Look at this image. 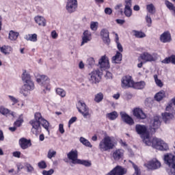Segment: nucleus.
<instances>
[{
  "instance_id": "17",
  "label": "nucleus",
  "mask_w": 175,
  "mask_h": 175,
  "mask_svg": "<svg viewBox=\"0 0 175 175\" xmlns=\"http://www.w3.org/2000/svg\"><path fill=\"white\" fill-rule=\"evenodd\" d=\"M134 82L131 77H125L122 80V88H131L133 87Z\"/></svg>"
},
{
  "instance_id": "7",
  "label": "nucleus",
  "mask_w": 175,
  "mask_h": 175,
  "mask_svg": "<svg viewBox=\"0 0 175 175\" xmlns=\"http://www.w3.org/2000/svg\"><path fill=\"white\" fill-rule=\"evenodd\" d=\"M163 142V140L154 137L151 139V138H148L146 142H144L146 146H151L153 148H155L156 150H158L160 146H161L162 143Z\"/></svg>"
},
{
  "instance_id": "55",
  "label": "nucleus",
  "mask_w": 175,
  "mask_h": 175,
  "mask_svg": "<svg viewBox=\"0 0 175 175\" xmlns=\"http://www.w3.org/2000/svg\"><path fill=\"white\" fill-rule=\"evenodd\" d=\"M8 98H9L10 100H11V102H12L13 105H16V103H18V100L17 98H16L14 96H8Z\"/></svg>"
},
{
  "instance_id": "1",
  "label": "nucleus",
  "mask_w": 175,
  "mask_h": 175,
  "mask_svg": "<svg viewBox=\"0 0 175 175\" xmlns=\"http://www.w3.org/2000/svg\"><path fill=\"white\" fill-rule=\"evenodd\" d=\"M22 80L24 85L22 87L21 92L24 95V96H27V92H29V91H33V90H35V85L33 84V81H32V79H31V75L27 72L26 70L23 72Z\"/></svg>"
},
{
  "instance_id": "62",
  "label": "nucleus",
  "mask_w": 175,
  "mask_h": 175,
  "mask_svg": "<svg viewBox=\"0 0 175 175\" xmlns=\"http://www.w3.org/2000/svg\"><path fill=\"white\" fill-rule=\"evenodd\" d=\"M12 155L15 158H20V157H21V152L19 151H15L12 153Z\"/></svg>"
},
{
  "instance_id": "61",
  "label": "nucleus",
  "mask_w": 175,
  "mask_h": 175,
  "mask_svg": "<svg viewBox=\"0 0 175 175\" xmlns=\"http://www.w3.org/2000/svg\"><path fill=\"white\" fill-rule=\"evenodd\" d=\"M117 44V49L118 50H119V53H122V51H124V48L122 47V45L121 44V43L118 42L116 43Z\"/></svg>"
},
{
  "instance_id": "22",
  "label": "nucleus",
  "mask_w": 175,
  "mask_h": 175,
  "mask_svg": "<svg viewBox=\"0 0 175 175\" xmlns=\"http://www.w3.org/2000/svg\"><path fill=\"white\" fill-rule=\"evenodd\" d=\"M160 40L162 43H170L172 42V36L169 31H165L160 36Z\"/></svg>"
},
{
  "instance_id": "6",
  "label": "nucleus",
  "mask_w": 175,
  "mask_h": 175,
  "mask_svg": "<svg viewBox=\"0 0 175 175\" xmlns=\"http://www.w3.org/2000/svg\"><path fill=\"white\" fill-rule=\"evenodd\" d=\"M77 109L79 113L82 114L83 118H90V117H91V113H90V108L87 106L84 101H78Z\"/></svg>"
},
{
  "instance_id": "2",
  "label": "nucleus",
  "mask_w": 175,
  "mask_h": 175,
  "mask_svg": "<svg viewBox=\"0 0 175 175\" xmlns=\"http://www.w3.org/2000/svg\"><path fill=\"white\" fill-rule=\"evenodd\" d=\"M37 83L43 87L44 94H46L47 91H50L51 87L50 86V79L46 75H40L38 72L34 74Z\"/></svg>"
},
{
  "instance_id": "52",
  "label": "nucleus",
  "mask_w": 175,
  "mask_h": 175,
  "mask_svg": "<svg viewBox=\"0 0 175 175\" xmlns=\"http://www.w3.org/2000/svg\"><path fill=\"white\" fill-rule=\"evenodd\" d=\"M38 167L40 169H46L47 167V164L46 163V161H41L38 163Z\"/></svg>"
},
{
  "instance_id": "37",
  "label": "nucleus",
  "mask_w": 175,
  "mask_h": 175,
  "mask_svg": "<svg viewBox=\"0 0 175 175\" xmlns=\"http://www.w3.org/2000/svg\"><path fill=\"white\" fill-rule=\"evenodd\" d=\"M77 164L83 165V166H86L87 167H90V166H91V162L87 160H77Z\"/></svg>"
},
{
  "instance_id": "25",
  "label": "nucleus",
  "mask_w": 175,
  "mask_h": 175,
  "mask_svg": "<svg viewBox=\"0 0 175 175\" xmlns=\"http://www.w3.org/2000/svg\"><path fill=\"white\" fill-rule=\"evenodd\" d=\"M124 157V150L121 149H118L113 152V158L114 161H120Z\"/></svg>"
},
{
  "instance_id": "56",
  "label": "nucleus",
  "mask_w": 175,
  "mask_h": 175,
  "mask_svg": "<svg viewBox=\"0 0 175 175\" xmlns=\"http://www.w3.org/2000/svg\"><path fill=\"white\" fill-rule=\"evenodd\" d=\"M76 121H77V117L74 116L71 118L68 121V128H70V126L72 125V124H74V122H76Z\"/></svg>"
},
{
  "instance_id": "5",
  "label": "nucleus",
  "mask_w": 175,
  "mask_h": 175,
  "mask_svg": "<svg viewBox=\"0 0 175 175\" xmlns=\"http://www.w3.org/2000/svg\"><path fill=\"white\" fill-rule=\"evenodd\" d=\"M135 132L142 137L143 142H147L150 137L148 127L144 124H137L135 125Z\"/></svg>"
},
{
  "instance_id": "54",
  "label": "nucleus",
  "mask_w": 175,
  "mask_h": 175,
  "mask_svg": "<svg viewBox=\"0 0 175 175\" xmlns=\"http://www.w3.org/2000/svg\"><path fill=\"white\" fill-rule=\"evenodd\" d=\"M43 119V118L42 117V114H40V113H36L34 115V120L36 121H41Z\"/></svg>"
},
{
  "instance_id": "31",
  "label": "nucleus",
  "mask_w": 175,
  "mask_h": 175,
  "mask_svg": "<svg viewBox=\"0 0 175 175\" xmlns=\"http://www.w3.org/2000/svg\"><path fill=\"white\" fill-rule=\"evenodd\" d=\"M146 87V82L144 81H139L133 83V88L135 90H143Z\"/></svg>"
},
{
  "instance_id": "13",
  "label": "nucleus",
  "mask_w": 175,
  "mask_h": 175,
  "mask_svg": "<svg viewBox=\"0 0 175 175\" xmlns=\"http://www.w3.org/2000/svg\"><path fill=\"white\" fill-rule=\"evenodd\" d=\"M98 65L103 70L109 69L110 68V64L109 63V59L106 57V55L101 57L98 61Z\"/></svg>"
},
{
  "instance_id": "51",
  "label": "nucleus",
  "mask_w": 175,
  "mask_h": 175,
  "mask_svg": "<svg viewBox=\"0 0 175 175\" xmlns=\"http://www.w3.org/2000/svg\"><path fill=\"white\" fill-rule=\"evenodd\" d=\"M24 122V120L23 118L18 119L16 122H14V126L16 128H19Z\"/></svg>"
},
{
  "instance_id": "3",
  "label": "nucleus",
  "mask_w": 175,
  "mask_h": 175,
  "mask_svg": "<svg viewBox=\"0 0 175 175\" xmlns=\"http://www.w3.org/2000/svg\"><path fill=\"white\" fill-rule=\"evenodd\" d=\"M164 163L170 169L167 170L169 175H175V155L172 153H167L163 157Z\"/></svg>"
},
{
  "instance_id": "15",
  "label": "nucleus",
  "mask_w": 175,
  "mask_h": 175,
  "mask_svg": "<svg viewBox=\"0 0 175 175\" xmlns=\"http://www.w3.org/2000/svg\"><path fill=\"white\" fill-rule=\"evenodd\" d=\"M120 117L122 122H125V124H127L128 125H133V124H135L133 118H132V117L126 112H120Z\"/></svg>"
},
{
  "instance_id": "44",
  "label": "nucleus",
  "mask_w": 175,
  "mask_h": 175,
  "mask_svg": "<svg viewBox=\"0 0 175 175\" xmlns=\"http://www.w3.org/2000/svg\"><path fill=\"white\" fill-rule=\"evenodd\" d=\"M88 67L92 68L95 65V59L93 57H89L87 60Z\"/></svg>"
},
{
  "instance_id": "32",
  "label": "nucleus",
  "mask_w": 175,
  "mask_h": 175,
  "mask_svg": "<svg viewBox=\"0 0 175 175\" xmlns=\"http://www.w3.org/2000/svg\"><path fill=\"white\" fill-rule=\"evenodd\" d=\"M25 39L30 42H38V35L36 33L28 34L25 36Z\"/></svg>"
},
{
  "instance_id": "46",
  "label": "nucleus",
  "mask_w": 175,
  "mask_h": 175,
  "mask_svg": "<svg viewBox=\"0 0 175 175\" xmlns=\"http://www.w3.org/2000/svg\"><path fill=\"white\" fill-rule=\"evenodd\" d=\"M133 167L135 170V172L133 175H142V172L140 171V169L136 164L133 163Z\"/></svg>"
},
{
  "instance_id": "40",
  "label": "nucleus",
  "mask_w": 175,
  "mask_h": 175,
  "mask_svg": "<svg viewBox=\"0 0 175 175\" xmlns=\"http://www.w3.org/2000/svg\"><path fill=\"white\" fill-rule=\"evenodd\" d=\"M157 148H159L157 150H159L160 151H167V150H169V145L163 141L161 146H157Z\"/></svg>"
},
{
  "instance_id": "20",
  "label": "nucleus",
  "mask_w": 175,
  "mask_h": 175,
  "mask_svg": "<svg viewBox=\"0 0 175 175\" xmlns=\"http://www.w3.org/2000/svg\"><path fill=\"white\" fill-rule=\"evenodd\" d=\"M19 144L22 150H27L28 147H31V146H32V144L31 143V139H27L24 137L19 139Z\"/></svg>"
},
{
  "instance_id": "50",
  "label": "nucleus",
  "mask_w": 175,
  "mask_h": 175,
  "mask_svg": "<svg viewBox=\"0 0 175 175\" xmlns=\"http://www.w3.org/2000/svg\"><path fill=\"white\" fill-rule=\"evenodd\" d=\"M145 20L148 24V27H151V24H152V19H151V15H150V14L146 15Z\"/></svg>"
},
{
  "instance_id": "64",
  "label": "nucleus",
  "mask_w": 175,
  "mask_h": 175,
  "mask_svg": "<svg viewBox=\"0 0 175 175\" xmlns=\"http://www.w3.org/2000/svg\"><path fill=\"white\" fill-rule=\"evenodd\" d=\"M105 78L106 79H113V74L109 71H106L105 74Z\"/></svg>"
},
{
  "instance_id": "12",
  "label": "nucleus",
  "mask_w": 175,
  "mask_h": 175,
  "mask_svg": "<svg viewBox=\"0 0 175 175\" xmlns=\"http://www.w3.org/2000/svg\"><path fill=\"white\" fill-rule=\"evenodd\" d=\"M100 36L104 42L105 44L109 46L110 44V37L109 30L107 29H103L100 32Z\"/></svg>"
},
{
  "instance_id": "23",
  "label": "nucleus",
  "mask_w": 175,
  "mask_h": 175,
  "mask_svg": "<svg viewBox=\"0 0 175 175\" xmlns=\"http://www.w3.org/2000/svg\"><path fill=\"white\" fill-rule=\"evenodd\" d=\"M141 59L143 61H145L146 62H152L155 61V58L152 55L148 53V52H144L141 55H140Z\"/></svg>"
},
{
  "instance_id": "9",
  "label": "nucleus",
  "mask_w": 175,
  "mask_h": 175,
  "mask_svg": "<svg viewBox=\"0 0 175 175\" xmlns=\"http://www.w3.org/2000/svg\"><path fill=\"white\" fill-rule=\"evenodd\" d=\"M90 75V81L92 84H96V83H99V81H100V79H102V72L99 71V70H94Z\"/></svg>"
},
{
  "instance_id": "16",
  "label": "nucleus",
  "mask_w": 175,
  "mask_h": 175,
  "mask_svg": "<svg viewBox=\"0 0 175 175\" xmlns=\"http://www.w3.org/2000/svg\"><path fill=\"white\" fill-rule=\"evenodd\" d=\"M78 157L79 154L77 150H72L67 154V157L70 159V161H72V163H73V165L77 164V161L79 160L77 159Z\"/></svg>"
},
{
  "instance_id": "43",
  "label": "nucleus",
  "mask_w": 175,
  "mask_h": 175,
  "mask_svg": "<svg viewBox=\"0 0 175 175\" xmlns=\"http://www.w3.org/2000/svg\"><path fill=\"white\" fill-rule=\"evenodd\" d=\"M94 100L97 103H99L100 102H102V100H103V94H102V92H100V93L97 94L95 96Z\"/></svg>"
},
{
  "instance_id": "26",
  "label": "nucleus",
  "mask_w": 175,
  "mask_h": 175,
  "mask_svg": "<svg viewBox=\"0 0 175 175\" xmlns=\"http://www.w3.org/2000/svg\"><path fill=\"white\" fill-rule=\"evenodd\" d=\"M122 61V54L117 51L116 55L112 57L113 64H121Z\"/></svg>"
},
{
  "instance_id": "18",
  "label": "nucleus",
  "mask_w": 175,
  "mask_h": 175,
  "mask_svg": "<svg viewBox=\"0 0 175 175\" xmlns=\"http://www.w3.org/2000/svg\"><path fill=\"white\" fill-rule=\"evenodd\" d=\"M161 117L163 118V122L165 124H170L173 120H174V115L172 113L165 112L161 113Z\"/></svg>"
},
{
  "instance_id": "39",
  "label": "nucleus",
  "mask_w": 175,
  "mask_h": 175,
  "mask_svg": "<svg viewBox=\"0 0 175 175\" xmlns=\"http://www.w3.org/2000/svg\"><path fill=\"white\" fill-rule=\"evenodd\" d=\"M56 94L61 96V98H65L66 96V92H65L62 88H57Z\"/></svg>"
},
{
  "instance_id": "35",
  "label": "nucleus",
  "mask_w": 175,
  "mask_h": 175,
  "mask_svg": "<svg viewBox=\"0 0 175 175\" xmlns=\"http://www.w3.org/2000/svg\"><path fill=\"white\" fill-rule=\"evenodd\" d=\"M133 32L134 33V36L137 38V39H142V38H146V33L142 31L133 30Z\"/></svg>"
},
{
  "instance_id": "42",
  "label": "nucleus",
  "mask_w": 175,
  "mask_h": 175,
  "mask_svg": "<svg viewBox=\"0 0 175 175\" xmlns=\"http://www.w3.org/2000/svg\"><path fill=\"white\" fill-rule=\"evenodd\" d=\"M0 113L3 116H8L10 113V110L8 108H5L3 106L0 107Z\"/></svg>"
},
{
  "instance_id": "29",
  "label": "nucleus",
  "mask_w": 175,
  "mask_h": 175,
  "mask_svg": "<svg viewBox=\"0 0 175 175\" xmlns=\"http://www.w3.org/2000/svg\"><path fill=\"white\" fill-rule=\"evenodd\" d=\"M34 20L38 25H41L42 27H46V19L42 16H36Z\"/></svg>"
},
{
  "instance_id": "38",
  "label": "nucleus",
  "mask_w": 175,
  "mask_h": 175,
  "mask_svg": "<svg viewBox=\"0 0 175 175\" xmlns=\"http://www.w3.org/2000/svg\"><path fill=\"white\" fill-rule=\"evenodd\" d=\"M146 9H147L148 13H150V14H155V6H154V4L150 3V4L147 5Z\"/></svg>"
},
{
  "instance_id": "48",
  "label": "nucleus",
  "mask_w": 175,
  "mask_h": 175,
  "mask_svg": "<svg viewBox=\"0 0 175 175\" xmlns=\"http://www.w3.org/2000/svg\"><path fill=\"white\" fill-rule=\"evenodd\" d=\"M165 5L170 10H173V12H174L175 13V7L174 5H173V3L167 0L165 1Z\"/></svg>"
},
{
  "instance_id": "19",
  "label": "nucleus",
  "mask_w": 175,
  "mask_h": 175,
  "mask_svg": "<svg viewBox=\"0 0 175 175\" xmlns=\"http://www.w3.org/2000/svg\"><path fill=\"white\" fill-rule=\"evenodd\" d=\"M32 126L31 132L34 135H38V131L40 129V121L32 120L29 122Z\"/></svg>"
},
{
  "instance_id": "57",
  "label": "nucleus",
  "mask_w": 175,
  "mask_h": 175,
  "mask_svg": "<svg viewBox=\"0 0 175 175\" xmlns=\"http://www.w3.org/2000/svg\"><path fill=\"white\" fill-rule=\"evenodd\" d=\"M54 174V170L53 169H51L49 171L47 170H43L42 171V174L43 175H52Z\"/></svg>"
},
{
  "instance_id": "4",
  "label": "nucleus",
  "mask_w": 175,
  "mask_h": 175,
  "mask_svg": "<svg viewBox=\"0 0 175 175\" xmlns=\"http://www.w3.org/2000/svg\"><path fill=\"white\" fill-rule=\"evenodd\" d=\"M116 147V143L111 140L110 136L105 137L99 143L98 148L102 152L110 151Z\"/></svg>"
},
{
  "instance_id": "45",
  "label": "nucleus",
  "mask_w": 175,
  "mask_h": 175,
  "mask_svg": "<svg viewBox=\"0 0 175 175\" xmlns=\"http://www.w3.org/2000/svg\"><path fill=\"white\" fill-rule=\"evenodd\" d=\"M154 81H155L157 85H158V87H160V88L163 87V83H162V81H161V79H158V75H154Z\"/></svg>"
},
{
  "instance_id": "28",
  "label": "nucleus",
  "mask_w": 175,
  "mask_h": 175,
  "mask_svg": "<svg viewBox=\"0 0 175 175\" xmlns=\"http://www.w3.org/2000/svg\"><path fill=\"white\" fill-rule=\"evenodd\" d=\"M0 51L3 54H5V55H8L10 54V51H12V46L4 45L0 47Z\"/></svg>"
},
{
  "instance_id": "27",
  "label": "nucleus",
  "mask_w": 175,
  "mask_h": 175,
  "mask_svg": "<svg viewBox=\"0 0 175 175\" xmlns=\"http://www.w3.org/2000/svg\"><path fill=\"white\" fill-rule=\"evenodd\" d=\"M161 64H172V65H175V55H171L170 56L165 57L161 61Z\"/></svg>"
},
{
  "instance_id": "10",
  "label": "nucleus",
  "mask_w": 175,
  "mask_h": 175,
  "mask_svg": "<svg viewBox=\"0 0 175 175\" xmlns=\"http://www.w3.org/2000/svg\"><path fill=\"white\" fill-rule=\"evenodd\" d=\"M127 172L128 170H126V168H124V167L120 165H117L109 172L107 175H125Z\"/></svg>"
},
{
  "instance_id": "49",
  "label": "nucleus",
  "mask_w": 175,
  "mask_h": 175,
  "mask_svg": "<svg viewBox=\"0 0 175 175\" xmlns=\"http://www.w3.org/2000/svg\"><path fill=\"white\" fill-rule=\"evenodd\" d=\"M25 167L27 169V173H32L33 170H35V168L31 165L30 163H27L25 165Z\"/></svg>"
},
{
  "instance_id": "24",
  "label": "nucleus",
  "mask_w": 175,
  "mask_h": 175,
  "mask_svg": "<svg viewBox=\"0 0 175 175\" xmlns=\"http://www.w3.org/2000/svg\"><path fill=\"white\" fill-rule=\"evenodd\" d=\"M91 40V31L85 30L83 33L82 42L81 46H83L85 43H88Z\"/></svg>"
},
{
  "instance_id": "33",
  "label": "nucleus",
  "mask_w": 175,
  "mask_h": 175,
  "mask_svg": "<svg viewBox=\"0 0 175 175\" xmlns=\"http://www.w3.org/2000/svg\"><path fill=\"white\" fill-rule=\"evenodd\" d=\"M107 118H109L111 121H114L118 117V113L117 111H113L111 113H107L106 115Z\"/></svg>"
},
{
  "instance_id": "63",
  "label": "nucleus",
  "mask_w": 175,
  "mask_h": 175,
  "mask_svg": "<svg viewBox=\"0 0 175 175\" xmlns=\"http://www.w3.org/2000/svg\"><path fill=\"white\" fill-rule=\"evenodd\" d=\"M51 37L53 39H57V38H58V33H57V31H55V30L52 31Z\"/></svg>"
},
{
  "instance_id": "59",
  "label": "nucleus",
  "mask_w": 175,
  "mask_h": 175,
  "mask_svg": "<svg viewBox=\"0 0 175 175\" xmlns=\"http://www.w3.org/2000/svg\"><path fill=\"white\" fill-rule=\"evenodd\" d=\"M56 154H57V152L55 151L51 152V150H49L48 152V158L49 159H51V158H53V157H54V155H55Z\"/></svg>"
},
{
  "instance_id": "41",
  "label": "nucleus",
  "mask_w": 175,
  "mask_h": 175,
  "mask_svg": "<svg viewBox=\"0 0 175 175\" xmlns=\"http://www.w3.org/2000/svg\"><path fill=\"white\" fill-rule=\"evenodd\" d=\"M40 125H42L43 128H44V129H46V131L49 132V126L50 125L49 124V122L46 120L44 118H43L41 121H40Z\"/></svg>"
},
{
  "instance_id": "14",
  "label": "nucleus",
  "mask_w": 175,
  "mask_h": 175,
  "mask_svg": "<svg viewBox=\"0 0 175 175\" xmlns=\"http://www.w3.org/2000/svg\"><path fill=\"white\" fill-rule=\"evenodd\" d=\"M146 167L150 170H157L161 167V162L158 159H154L146 164Z\"/></svg>"
},
{
  "instance_id": "21",
  "label": "nucleus",
  "mask_w": 175,
  "mask_h": 175,
  "mask_svg": "<svg viewBox=\"0 0 175 175\" xmlns=\"http://www.w3.org/2000/svg\"><path fill=\"white\" fill-rule=\"evenodd\" d=\"M151 124L154 132L156 129H158L161 126V117L155 116L153 117V119L151 120Z\"/></svg>"
},
{
  "instance_id": "47",
  "label": "nucleus",
  "mask_w": 175,
  "mask_h": 175,
  "mask_svg": "<svg viewBox=\"0 0 175 175\" xmlns=\"http://www.w3.org/2000/svg\"><path fill=\"white\" fill-rule=\"evenodd\" d=\"M131 7H129V8H126V7H124V14L126 17H131L132 16V8Z\"/></svg>"
},
{
  "instance_id": "11",
  "label": "nucleus",
  "mask_w": 175,
  "mask_h": 175,
  "mask_svg": "<svg viewBox=\"0 0 175 175\" xmlns=\"http://www.w3.org/2000/svg\"><path fill=\"white\" fill-rule=\"evenodd\" d=\"M66 9L68 13H75V11L77 9V0H68Z\"/></svg>"
},
{
  "instance_id": "8",
  "label": "nucleus",
  "mask_w": 175,
  "mask_h": 175,
  "mask_svg": "<svg viewBox=\"0 0 175 175\" xmlns=\"http://www.w3.org/2000/svg\"><path fill=\"white\" fill-rule=\"evenodd\" d=\"M133 116L138 121H142L143 120H146L147 118V114L144 113L143 109L140 108H135L133 110Z\"/></svg>"
},
{
  "instance_id": "60",
  "label": "nucleus",
  "mask_w": 175,
  "mask_h": 175,
  "mask_svg": "<svg viewBox=\"0 0 175 175\" xmlns=\"http://www.w3.org/2000/svg\"><path fill=\"white\" fill-rule=\"evenodd\" d=\"M105 14H108L109 16H110V14H111V13H113V10H111V8H105Z\"/></svg>"
},
{
  "instance_id": "58",
  "label": "nucleus",
  "mask_w": 175,
  "mask_h": 175,
  "mask_svg": "<svg viewBox=\"0 0 175 175\" xmlns=\"http://www.w3.org/2000/svg\"><path fill=\"white\" fill-rule=\"evenodd\" d=\"M124 3H126V9L129 8V7H132V0H125Z\"/></svg>"
},
{
  "instance_id": "36",
  "label": "nucleus",
  "mask_w": 175,
  "mask_h": 175,
  "mask_svg": "<svg viewBox=\"0 0 175 175\" xmlns=\"http://www.w3.org/2000/svg\"><path fill=\"white\" fill-rule=\"evenodd\" d=\"M79 141L83 144V146H85V147H90V148H92V146L91 145V142L88 141V139L81 137Z\"/></svg>"
},
{
  "instance_id": "34",
  "label": "nucleus",
  "mask_w": 175,
  "mask_h": 175,
  "mask_svg": "<svg viewBox=\"0 0 175 175\" xmlns=\"http://www.w3.org/2000/svg\"><path fill=\"white\" fill-rule=\"evenodd\" d=\"M163 98H165V91L163 90L159 92L154 96V99H156L157 102H161Z\"/></svg>"
},
{
  "instance_id": "30",
  "label": "nucleus",
  "mask_w": 175,
  "mask_h": 175,
  "mask_svg": "<svg viewBox=\"0 0 175 175\" xmlns=\"http://www.w3.org/2000/svg\"><path fill=\"white\" fill-rule=\"evenodd\" d=\"M18 36H20V33L13 30L10 31L8 36L10 40H17V38H18Z\"/></svg>"
},
{
  "instance_id": "53",
  "label": "nucleus",
  "mask_w": 175,
  "mask_h": 175,
  "mask_svg": "<svg viewBox=\"0 0 175 175\" xmlns=\"http://www.w3.org/2000/svg\"><path fill=\"white\" fill-rule=\"evenodd\" d=\"M98 22H92L90 24V29L92 31H96V29H98Z\"/></svg>"
}]
</instances>
